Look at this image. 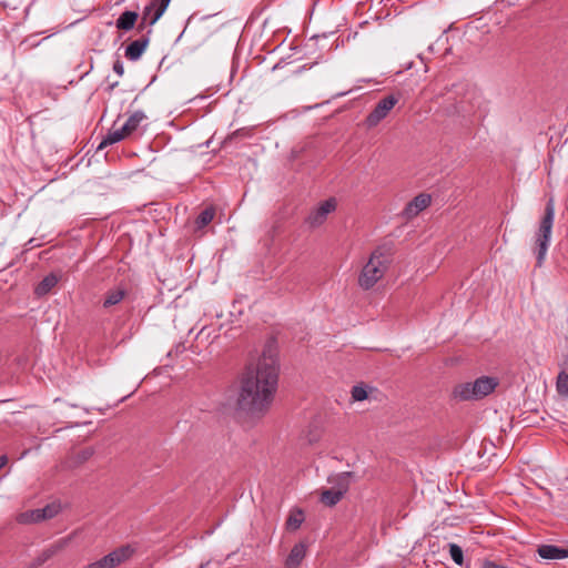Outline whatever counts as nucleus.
Returning <instances> with one entry per match:
<instances>
[{
	"mask_svg": "<svg viewBox=\"0 0 568 568\" xmlns=\"http://www.w3.org/2000/svg\"><path fill=\"white\" fill-rule=\"evenodd\" d=\"M278 383V359L271 348L242 374L236 406L252 417L263 416L272 405Z\"/></svg>",
	"mask_w": 568,
	"mask_h": 568,
	"instance_id": "1",
	"label": "nucleus"
},
{
	"mask_svg": "<svg viewBox=\"0 0 568 568\" xmlns=\"http://www.w3.org/2000/svg\"><path fill=\"white\" fill-rule=\"evenodd\" d=\"M445 112L458 116L465 123L483 121L488 112V101L474 85L467 83L454 84L445 98Z\"/></svg>",
	"mask_w": 568,
	"mask_h": 568,
	"instance_id": "2",
	"label": "nucleus"
},
{
	"mask_svg": "<svg viewBox=\"0 0 568 568\" xmlns=\"http://www.w3.org/2000/svg\"><path fill=\"white\" fill-rule=\"evenodd\" d=\"M390 258L383 247H377L369 256L367 263L363 266L358 276V285L363 290H371L379 280H382L388 268Z\"/></svg>",
	"mask_w": 568,
	"mask_h": 568,
	"instance_id": "3",
	"label": "nucleus"
},
{
	"mask_svg": "<svg viewBox=\"0 0 568 568\" xmlns=\"http://www.w3.org/2000/svg\"><path fill=\"white\" fill-rule=\"evenodd\" d=\"M498 384L497 377L481 376L474 382L458 384L453 395L460 400H478L491 394Z\"/></svg>",
	"mask_w": 568,
	"mask_h": 568,
	"instance_id": "4",
	"label": "nucleus"
},
{
	"mask_svg": "<svg viewBox=\"0 0 568 568\" xmlns=\"http://www.w3.org/2000/svg\"><path fill=\"white\" fill-rule=\"evenodd\" d=\"M555 220V202L554 199H549L544 216L540 221L539 229L535 236L537 265L540 266L546 257L548 246L551 239L552 225Z\"/></svg>",
	"mask_w": 568,
	"mask_h": 568,
	"instance_id": "5",
	"label": "nucleus"
},
{
	"mask_svg": "<svg viewBox=\"0 0 568 568\" xmlns=\"http://www.w3.org/2000/svg\"><path fill=\"white\" fill-rule=\"evenodd\" d=\"M399 102V94H388L381 99L374 109L365 119V123L368 128L377 126L384 119L388 116L390 111Z\"/></svg>",
	"mask_w": 568,
	"mask_h": 568,
	"instance_id": "6",
	"label": "nucleus"
},
{
	"mask_svg": "<svg viewBox=\"0 0 568 568\" xmlns=\"http://www.w3.org/2000/svg\"><path fill=\"white\" fill-rule=\"evenodd\" d=\"M337 207V202L334 197H329L315 206L307 215L305 223L311 229H317L325 223L328 215Z\"/></svg>",
	"mask_w": 568,
	"mask_h": 568,
	"instance_id": "7",
	"label": "nucleus"
},
{
	"mask_svg": "<svg viewBox=\"0 0 568 568\" xmlns=\"http://www.w3.org/2000/svg\"><path fill=\"white\" fill-rule=\"evenodd\" d=\"M171 0H150L145 6L139 29H144L146 26H153L163 16L168 9Z\"/></svg>",
	"mask_w": 568,
	"mask_h": 568,
	"instance_id": "8",
	"label": "nucleus"
},
{
	"mask_svg": "<svg viewBox=\"0 0 568 568\" xmlns=\"http://www.w3.org/2000/svg\"><path fill=\"white\" fill-rule=\"evenodd\" d=\"M60 510V507L55 504L47 505L43 508L32 509L21 513L18 516V521L21 524L39 523L44 519L54 517Z\"/></svg>",
	"mask_w": 568,
	"mask_h": 568,
	"instance_id": "9",
	"label": "nucleus"
},
{
	"mask_svg": "<svg viewBox=\"0 0 568 568\" xmlns=\"http://www.w3.org/2000/svg\"><path fill=\"white\" fill-rule=\"evenodd\" d=\"M135 552V548L132 545H123L106 556H104L102 559L105 568H114L121 565L122 562L129 560L133 554Z\"/></svg>",
	"mask_w": 568,
	"mask_h": 568,
	"instance_id": "10",
	"label": "nucleus"
},
{
	"mask_svg": "<svg viewBox=\"0 0 568 568\" xmlns=\"http://www.w3.org/2000/svg\"><path fill=\"white\" fill-rule=\"evenodd\" d=\"M432 196L427 193H420L415 196L410 202L407 203L403 211V216L406 220H410L417 216L422 211L429 206Z\"/></svg>",
	"mask_w": 568,
	"mask_h": 568,
	"instance_id": "11",
	"label": "nucleus"
},
{
	"mask_svg": "<svg viewBox=\"0 0 568 568\" xmlns=\"http://www.w3.org/2000/svg\"><path fill=\"white\" fill-rule=\"evenodd\" d=\"M149 41L150 39L148 34L132 41L125 49V58L131 61H138L148 48Z\"/></svg>",
	"mask_w": 568,
	"mask_h": 568,
	"instance_id": "12",
	"label": "nucleus"
},
{
	"mask_svg": "<svg viewBox=\"0 0 568 568\" xmlns=\"http://www.w3.org/2000/svg\"><path fill=\"white\" fill-rule=\"evenodd\" d=\"M537 552L542 559L547 560L568 558V549L554 545H541L538 547Z\"/></svg>",
	"mask_w": 568,
	"mask_h": 568,
	"instance_id": "13",
	"label": "nucleus"
},
{
	"mask_svg": "<svg viewBox=\"0 0 568 568\" xmlns=\"http://www.w3.org/2000/svg\"><path fill=\"white\" fill-rule=\"evenodd\" d=\"M126 293H128L126 288L123 287L122 285H119V286H115V287L109 290L104 294V298H103V303H102L103 307L110 308L114 305H118L126 296Z\"/></svg>",
	"mask_w": 568,
	"mask_h": 568,
	"instance_id": "14",
	"label": "nucleus"
},
{
	"mask_svg": "<svg viewBox=\"0 0 568 568\" xmlns=\"http://www.w3.org/2000/svg\"><path fill=\"white\" fill-rule=\"evenodd\" d=\"M305 555L306 547L304 544L294 545L285 560V568H297L305 558Z\"/></svg>",
	"mask_w": 568,
	"mask_h": 568,
	"instance_id": "15",
	"label": "nucleus"
},
{
	"mask_svg": "<svg viewBox=\"0 0 568 568\" xmlns=\"http://www.w3.org/2000/svg\"><path fill=\"white\" fill-rule=\"evenodd\" d=\"M352 476L351 471H344L329 477L328 481L333 488H336L344 496L349 488Z\"/></svg>",
	"mask_w": 568,
	"mask_h": 568,
	"instance_id": "16",
	"label": "nucleus"
},
{
	"mask_svg": "<svg viewBox=\"0 0 568 568\" xmlns=\"http://www.w3.org/2000/svg\"><path fill=\"white\" fill-rule=\"evenodd\" d=\"M129 135V132H122V125L119 128H115V125H113L112 129L108 132L106 136L100 143L99 149H103L108 145L118 143Z\"/></svg>",
	"mask_w": 568,
	"mask_h": 568,
	"instance_id": "17",
	"label": "nucleus"
},
{
	"mask_svg": "<svg viewBox=\"0 0 568 568\" xmlns=\"http://www.w3.org/2000/svg\"><path fill=\"white\" fill-rule=\"evenodd\" d=\"M138 17V13L134 11H124L118 18L115 26L119 30L129 31L133 29Z\"/></svg>",
	"mask_w": 568,
	"mask_h": 568,
	"instance_id": "18",
	"label": "nucleus"
},
{
	"mask_svg": "<svg viewBox=\"0 0 568 568\" xmlns=\"http://www.w3.org/2000/svg\"><path fill=\"white\" fill-rule=\"evenodd\" d=\"M58 276L54 274L47 275L34 288V293L38 296L47 295L57 284Z\"/></svg>",
	"mask_w": 568,
	"mask_h": 568,
	"instance_id": "19",
	"label": "nucleus"
},
{
	"mask_svg": "<svg viewBox=\"0 0 568 568\" xmlns=\"http://www.w3.org/2000/svg\"><path fill=\"white\" fill-rule=\"evenodd\" d=\"M68 542V538H62L50 545L47 549L42 551L41 556L39 557V564L44 562L45 560L61 551L64 547H67Z\"/></svg>",
	"mask_w": 568,
	"mask_h": 568,
	"instance_id": "20",
	"label": "nucleus"
},
{
	"mask_svg": "<svg viewBox=\"0 0 568 568\" xmlns=\"http://www.w3.org/2000/svg\"><path fill=\"white\" fill-rule=\"evenodd\" d=\"M145 119V114L142 111L134 112L124 124H122V132H129L131 135Z\"/></svg>",
	"mask_w": 568,
	"mask_h": 568,
	"instance_id": "21",
	"label": "nucleus"
},
{
	"mask_svg": "<svg viewBox=\"0 0 568 568\" xmlns=\"http://www.w3.org/2000/svg\"><path fill=\"white\" fill-rule=\"evenodd\" d=\"M342 497L343 495L341 494V491H337V489L333 487L323 490L321 494V500L326 506L336 505L342 499Z\"/></svg>",
	"mask_w": 568,
	"mask_h": 568,
	"instance_id": "22",
	"label": "nucleus"
},
{
	"mask_svg": "<svg viewBox=\"0 0 568 568\" xmlns=\"http://www.w3.org/2000/svg\"><path fill=\"white\" fill-rule=\"evenodd\" d=\"M215 216V210L213 207H206L203 210L195 220L196 229H203L212 222Z\"/></svg>",
	"mask_w": 568,
	"mask_h": 568,
	"instance_id": "23",
	"label": "nucleus"
},
{
	"mask_svg": "<svg viewBox=\"0 0 568 568\" xmlns=\"http://www.w3.org/2000/svg\"><path fill=\"white\" fill-rule=\"evenodd\" d=\"M556 389L559 395L568 397V372L561 371L556 381Z\"/></svg>",
	"mask_w": 568,
	"mask_h": 568,
	"instance_id": "24",
	"label": "nucleus"
},
{
	"mask_svg": "<svg viewBox=\"0 0 568 568\" xmlns=\"http://www.w3.org/2000/svg\"><path fill=\"white\" fill-rule=\"evenodd\" d=\"M449 555L453 561L459 566L464 562L463 549L457 544H449Z\"/></svg>",
	"mask_w": 568,
	"mask_h": 568,
	"instance_id": "25",
	"label": "nucleus"
},
{
	"mask_svg": "<svg viewBox=\"0 0 568 568\" xmlns=\"http://www.w3.org/2000/svg\"><path fill=\"white\" fill-rule=\"evenodd\" d=\"M351 393H352V398L355 402H362V400L366 399L368 396L366 386H364L363 384L353 386Z\"/></svg>",
	"mask_w": 568,
	"mask_h": 568,
	"instance_id": "26",
	"label": "nucleus"
},
{
	"mask_svg": "<svg viewBox=\"0 0 568 568\" xmlns=\"http://www.w3.org/2000/svg\"><path fill=\"white\" fill-rule=\"evenodd\" d=\"M302 521H303V514H302V511H298L296 514L290 515V517L286 520V526L288 529L295 530V529L300 528Z\"/></svg>",
	"mask_w": 568,
	"mask_h": 568,
	"instance_id": "27",
	"label": "nucleus"
},
{
	"mask_svg": "<svg viewBox=\"0 0 568 568\" xmlns=\"http://www.w3.org/2000/svg\"><path fill=\"white\" fill-rule=\"evenodd\" d=\"M113 71H114L119 77H122V75L124 74V67H123L122 61L116 60V61L113 63Z\"/></svg>",
	"mask_w": 568,
	"mask_h": 568,
	"instance_id": "28",
	"label": "nucleus"
},
{
	"mask_svg": "<svg viewBox=\"0 0 568 568\" xmlns=\"http://www.w3.org/2000/svg\"><path fill=\"white\" fill-rule=\"evenodd\" d=\"M481 568H507V567H505L503 565H499V564H496V562L490 561V560H485L481 564Z\"/></svg>",
	"mask_w": 568,
	"mask_h": 568,
	"instance_id": "29",
	"label": "nucleus"
},
{
	"mask_svg": "<svg viewBox=\"0 0 568 568\" xmlns=\"http://www.w3.org/2000/svg\"><path fill=\"white\" fill-rule=\"evenodd\" d=\"M84 568H105V566H104L102 559H99V560H97L94 562L89 564Z\"/></svg>",
	"mask_w": 568,
	"mask_h": 568,
	"instance_id": "30",
	"label": "nucleus"
},
{
	"mask_svg": "<svg viewBox=\"0 0 568 568\" xmlns=\"http://www.w3.org/2000/svg\"><path fill=\"white\" fill-rule=\"evenodd\" d=\"M7 463H8V458H7V456H6V455L0 456V469H1L2 467H4V466L7 465Z\"/></svg>",
	"mask_w": 568,
	"mask_h": 568,
	"instance_id": "31",
	"label": "nucleus"
}]
</instances>
